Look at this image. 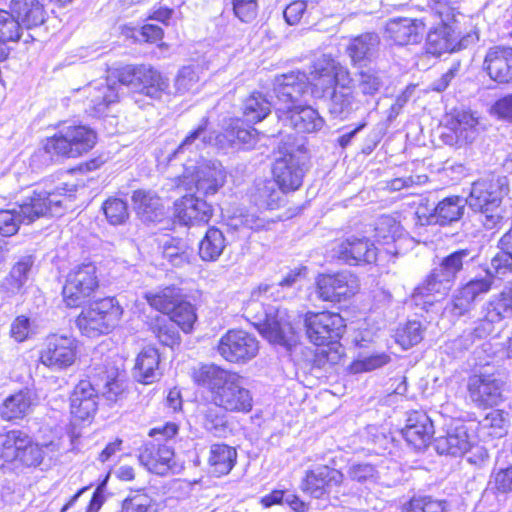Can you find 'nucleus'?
Returning a JSON list of instances; mask_svg holds the SVG:
<instances>
[{
  "mask_svg": "<svg viewBox=\"0 0 512 512\" xmlns=\"http://www.w3.org/2000/svg\"><path fill=\"white\" fill-rule=\"evenodd\" d=\"M467 390L470 400L478 407L495 406L502 401V384L491 376L469 377Z\"/></svg>",
  "mask_w": 512,
  "mask_h": 512,
  "instance_id": "nucleus-22",
  "label": "nucleus"
},
{
  "mask_svg": "<svg viewBox=\"0 0 512 512\" xmlns=\"http://www.w3.org/2000/svg\"><path fill=\"white\" fill-rule=\"evenodd\" d=\"M98 287L96 266L83 263L70 270L62 290L63 301L67 307L80 306Z\"/></svg>",
  "mask_w": 512,
  "mask_h": 512,
  "instance_id": "nucleus-15",
  "label": "nucleus"
},
{
  "mask_svg": "<svg viewBox=\"0 0 512 512\" xmlns=\"http://www.w3.org/2000/svg\"><path fill=\"white\" fill-rule=\"evenodd\" d=\"M199 66L189 65L182 67L175 78L174 87L176 93L185 94L194 92L198 89L200 81Z\"/></svg>",
  "mask_w": 512,
  "mask_h": 512,
  "instance_id": "nucleus-53",
  "label": "nucleus"
},
{
  "mask_svg": "<svg viewBox=\"0 0 512 512\" xmlns=\"http://www.w3.org/2000/svg\"><path fill=\"white\" fill-rule=\"evenodd\" d=\"M123 315V308L114 298H103L85 307L76 319L82 335L96 338L115 329Z\"/></svg>",
  "mask_w": 512,
  "mask_h": 512,
  "instance_id": "nucleus-7",
  "label": "nucleus"
},
{
  "mask_svg": "<svg viewBox=\"0 0 512 512\" xmlns=\"http://www.w3.org/2000/svg\"><path fill=\"white\" fill-rule=\"evenodd\" d=\"M164 257L176 267L190 263L193 251L184 243H173L164 246Z\"/></svg>",
  "mask_w": 512,
  "mask_h": 512,
  "instance_id": "nucleus-60",
  "label": "nucleus"
},
{
  "mask_svg": "<svg viewBox=\"0 0 512 512\" xmlns=\"http://www.w3.org/2000/svg\"><path fill=\"white\" fill-rule=\"evenodd\" d=\"M119 85L111 78L90 82L82 89L86 111L92 116L108 113L109 107L119 101Z\"/></svg>",
  "mask_w": 512,
  "mask_h": 512,
  "instance_id": "nucleus-19",
  "label": "nucleus"
},
{
  "mask_svg": "<svg viewBox=\"0 0 512 512\" xmlns=\"http://www.w3.org/2000/svg\"><path fill=\"white\" fill-rule=\"evenodd\" d=\"M278 117L298 133H317L325 125V120L316 109L301 104L296 105L289 112L279 114Z\"/></svg>",
  "mask_w": 512,
  "mask_h": 512,
  "instance_id": "nucleus-24",
  "label": "nucleus"
},
{
  "mask_svg": "<svg viewBox=\"0 0 512 512\" xmlns=\"http://www.w3.org/2000/svg\"><path fill=\"white\" fill-rule=\"evenodd\" d=\"M512 317V282L490 297L482 306L481 317L475 323L472 334L482 339L492 334L496 324Z\"/></svg>",
  "mask_w": 512,
  "mask_h": 512,
  "instance_id": "nucleus-14",
  "label": "nucleus"
},
{
  "mask_svg": "<svg viewBox=\"0 0 512 512\" xmlns=\"http://www.w3.org/2000/svg\"><path fill=\"white\" fill-rule=\"evenodd\" d=\"M440 20L441 23L430 30L427 36L428 51L437 55L452 52L457 46V37L450 25L452 21Z\"/></svg>",
  "mask_w": 512,
  "mask_h": 512,
  "instance_id": "nucleus-35",
  "label": "nucleus"
},
{
  "mask_svg": "<svg viewBox=\"0 0 512 512\" xmlns=\"http://www.w3.org/2000/svg\"><path fill=\"white\" fill-rule=\"evenodd\" d=\"M70 410L74 418L87 420L97 410V394L92 384L81 380L74 388L70 397Z\"/></svg>",
  "mask_w": 512,
  "mask_h": 512,
  "instance_id": "nucleus-30",
  "label": "nucleus"
},
{
  "mask_svg": "<svg viewBox=\"0 0 512 512\" xmlns=\"http://www.w3.org/2000/svg\"><path fill=\"white\" fill-rule=\"evenodd\" d=\"M169 315V319L185 333L192 331L197 320L194 306L184 298Z\"/></svg>",
  "mask_w": 512,
  "mask_h": 512,
  "instance_id": "nucleus-52",
  "label": "nucleus"
},
{
  "mask_svg": "<svg viewBox=\"0 0 512 512\" xmlns=\"http://www.w3.org/2000/svg\"><path fill=\"white\" fill-rule=\"evenodd\" d=\"M139 460L149 471L163 475L175 465L174 451L167 444L147 442L139 455Z\"/></svg>",
  "mask_w": 512,
  "mask_h": 512,
  "instance_id": "nucleus-27",
  "label": "nucleus"
},
{
  "mask_svg": "<svg viewBox=\"0 0 512 512\" xmlns=\"http://www.w3.org/2000/svg\"><path fill=\"white\" fill-rule=\"evenodd\" d=\"M183 297L181 289L175 286H167L144 294V298L152 308L168 315L176 308Z\"/></svg>",
  "mask_w": 512,
  "mask_h": 512,
  "instance_id": "nucleus-40",
  "label": "nucleus"
},
{
  "mask_svg": "<svg viewBox=\"0 0 512 512\" xmlns=\"http://www.w3.org/2000/svg\"><path fill=\"white\" fill-rule=\"evenodd\" d=\"M192 377L195 383L209 390L211 403L216 407L231 413H249L252 410V393L238 373L208 364L195 368Z\"/></svg>",
  "mask_w": 512,
  "mask_h": 512,
  "instance_id": "nucleus-3",
  "label": "nucleus"
},
{
  "mask_svg": "<svg viewBox=\"0 0 512 512\" xmlns=\"http://www.w3.org/2000/svg\"><path fill=\"white\" fill-rule=\"evenodd\" d=\"M33 265V261L30 257H25L17 262L11 269L9 276L4 281V288L10 294H16L20 292L24 284L28 279V274Z\"/></svg>",
  "mask_w": 512,
  "mask_h": 512,
  "instance_id": "nucleus-48",
  "label": "nucleus"
},
{
  "mask_svg": "<svg viewBox=\"0 0 512 512\" xmlns=\"http://www.w3.org/2000/svg\"><path fill=\"white\" fill-rule=\"evenodd\" d=\"M131 199L137 214L145 221H154L163 214L161 198L151 190H136Z\"/></svg>",
  "mask_w": 512,
  "mask_h": 512,
  "instance_id": "nucleus-39",
  "label": "nucleus"
},
{
  "mask_svg": "<svg viewBox=\"0 0 512 512\" xmlns=\"http://www.w3.org/2000/svg\"><path fill=\"white\" fill-rule=\"evenodd\" d=\"M22 32L23 28L18 19L11 12L0 9V40L4 45L18 41Z\"/></svg>",
  "mask_w": 512,
  "mask_h": 512,
  "instance_id": "nucleus-54",
  "label": "nucleus"
},
{
  "mask_svg": "<svg viewBox=\"0 0 512 512\" xmlns=\"http://www.w3.org/2000/svg\"><path fill=\"white\" fill-rule=\"evenodd\" d=\"M477 118L469 111H458L448 123L449 129L455 136L456 144L471 142L476 136Z\"/></svg>",
  "mask_w": 512,
  "mask_h": 512,
  "instance_id": "nucleus-41",
  "label": "nucleus"
},
{
  "mask_svg": "<svg viewBox=\"0 0 512 512\" xmlns=\"http://www.w3.org/2000/svg\"><path fill=\"white\" fill-rule=\"evenodd\" d=\"M473 259L468 249H461L444 257L425 281L415 289L413 294L415 303L432 305L447 295L457 274L463 269L464 263Z\"/></svg>",
  "mask_w": 512,
  "mask_h": 512,
  "instance_id": "nucleus-6",
  "label": "nucleus"
},
{
  "mask_svg": "<svg viewBox=\"0 0 512 512\" xmlns=\"http://www.w3.org/2000/svg\"><path fill=\"white\" fill-rule=\"evenodd\" d=\"M258 132L252 127L248 128H233L227 132V135L213 136L212 133H207V119H202L201 123L192 131L179 145L174 155L184 154L185 152H193L194 150H200L207 145L214 144L220 148H224L226 145L223 142V138H228V142L233 145L236 143L243 144L246 146H252L257 139Z\"/></svg>",
  "mask_w": 512,
  "mask_h": 512,
  "instance_id": "nucleus-12",
  "label": "nucleus"
},
{
  "mask_svg": "<svg viewBox=\"0 0 512 512\" xmlns=\"http://www.w3.org/2000/svg\"><path fill=\"white\" fill-rule=\"evenodd\" d=\"M493 487L499 493H509L512 491V466L506 469H500L493 475L491 481Z\"/></svg>",
  "mask_w": 512,
  "mask_h": 512,
  "instance_id": "nucleus-64",
  "label": "nucleus"
},
{
  "mask_svg": "<svg viewBox=\"0 0 512 512\" xmlns=\"http://www.w3.org/2000/svg\"><path fill=\"white\" fill-rule=\"evenodd\" d=\"M67 192L66 187L58 188L51 193L34 191L18 206V210L15 207L0 209V234L12 236L18 231L21 223L29 224L47 214L61 215L64 209L71 207L70 204L74 200V195Z\"/></svg>",
  "mask_w": 512,
  "mask_h": 512,
  "instance_id": "nucleus-4",
  "label": "nucleus"
},
{
  "mask_svg": "<svg viewBox=\"0 0 512 512\" xmlns=\"http://www.w3.org/2000/svg\"><path fill=\"white\" fill-rule=\"evenodd\" d=\"M35 334V329L31 320L24 316L16 317L10 326V336L17 342H24Z\"/></svg>",
  "mask_w": 512,
  "mask_h": 512,
  "instance_id": "nucleus-62",
  "label": "nucleus"
},
{
  "mask_svg": "<svg viewBox=\"0 0 512 512\" xmlns=\"http://www.w3.org/2000/svg\"><path fill=\"white\" fill-rule=\"evenodd\" d=\"M390 360V356L384 352L360 357L349 365L348 371L352 374L370 372L387 365Z\"/></svg>",
  "mask_w": 512,
  "mask_h": 512,
  "instance_id": "nucleus-55",
  "label": "nucleus"
},
{
  "mask_svg": "<svg viewBox=\"0 0 512 512\" xmlns=\"http://www.w3.org/2000/svg\"><path fill=\"white\" fill-rule=\"evenodd\" d=\"M466 201L459 196H451L440 201L433 209V214L426 219L430 222V218H436V222L441 225L458 221L463 215Z\"/></svg>",
  "mask_w": 512,
  "mask_h": 512,
  "instance_id": "nucleus-43",
  "label": "nucleus"
},
{
  "mask_svg": "<svg viewBox=\"0 0 512 512\" xmlns=\"http://www.w3.org/2000/svg\"><path fill=\"white\" fill-rule=\"evenodd\" d=\"M317 294L323 301L341 302L354 296L359 290V280L350 272L322 274L316 280Z\"/></svg>",
  "mask_w": 512,
  "mask_h": 512,
  "instance_id": "nucleus-18",
  "label": "nucleus"
},
{
  "mask_svg": "<svg viewBox=\"0 0 512 512\" xmlns=\"http://www.w3.org/2000/svg\"><path fill=\"white\" fill-rule=\"evenodd\" d=\"M78 357V340L72 335L51 333L39 350L38 361L51 371L58 372L73 366Z\"/></svg>",
  "mask_w": 512,
  "mask_h": 512,
  "instance_id": "nucleus-13",
  "label": "nucleus"
},
{
  "mask_svg": "<svg viewBox=\"0 0 512 512\" xmlns=\"http://www.w3.org/2000/svg\"><path fill=\"white\" fill-rule=\"evenodd\" d=\"M332 257L348 265L371 264L377 260L378 250L368 237L351 235L338 240L331 249Z\"/></svg>",
  "mask_w": 512,
  "mask_h": 512,
  "instance_id": "nucleus-17",
  "label": "nucleus"
},
{
  "mask_svg": "<svg viewBox=\"0 0 512 512\" xmlns=\"http://www.w3.org/2000/svg\"><path fill=\"white\" fill-rule=\"evenodd\" d=\"M226 181V172L217 161L201 160L184 165L182 175L177 177V186L186 190L196 189L204 195H213Z\"/></svg>",
  "mask_w": 512,
  "mask_h": 512,
  "instance_id": "nucleus-11",
  "label": "nucleus"
},
{
  "mask_svg": "<svg viewBox=\"0 0 512 512\" xmlns=\"http://www.w3.org/2000/svg\"><path fill=\"white\" fill-rule=\"evenodd\" d=\"M218 353L232 363H246L259 351L257 339L244 330H229L219 340Z\"/></svg>",
  "mask_w": 512,
  "mask_h": 512,
  "instance_id": "nucleus-16",
  "label": "nucleus"
},
{
  "mask_svg": "<svg viewBox=\"0 0 512 512\" xmlns=\"http://www.w3.org/2000/svg\"><path fill=\"white\" fill-rule=\"evenodd\" d=\"M425 24L421 20L395 18L386 24V33L398 45L415 44L421 41Z\"/></svg>",
  "mask_w": 512,
  "mask_h": 512,
  "instance_id": "nucleus-29",
  "label": "nucleus"
},
{
  "mask_svg": "<svg viewBox=\"0 0 512 512\" xmlns=\"http://www.w3.org/2000/svg\"><path fill=\"white\" fill-rule=\"evenodd\" d=\"M226 247V239L221 230L211 227L199 244V256L204 261H216Z\"/></svg>",
  "mask_w": 512,
  "mask_h": 512,
  "instance_id": "nucleus-44",
  "label": "nucleus"
},
{
  "mask_svg": "<svg viewBox=\"0 0 512 512\" xmlns=\"http://www.w3.org/2000/svg\"><path fill=\"white\" fill-rule=\"evenodd\" d=\"M160 356L154 347L143 348L136 357L134 366L135 378L143 384H151L160 376Z\"/></svg>",
  "mask_w": 512,
  "mask_h": 512,
  "instance_id": "nucleus-34",
  "label": "nucleus"
},
{
  "mask_svg": "<svg viewBox=\"0 0 512 512\" xmlns=\"http://www.w3.org/2000/svg\"><path fill=\"white\" fill-rule=\"evenodd\" d=\"M491 277L475 278L456 290L452 298L453 311L462 315L469 311L476 299L487 294L492 288Z\"/></svg>",
  "mask_w": 512,
  "mask_h": 512,
  "instance_id": "nucleus-26",
  "label": "nucleus"
},
{
  "mask_svg": "<svg viewBox=\"0 0 512 512\" xmlns=\"http://www.w3.org/2000/svg\"><path fill=\"white\" fill-rule=\"evenodd\" d=\"M271 102L260 92H253L244 102V115L249 122H260L271 112Z\"/></svg>",
  "mask_w": 512,
  "mask_h": 512,
  "instance_id": "nucleus-47",
  "label": "nucleus"
},
{
  "mask_svg": "<svg viewBox=\"0 0 512 512\" xmlns=\"http://www.w3.org/2000/svg\"><path fill=\"white\" fill-rule=\"evenodd\" d=\"M176 216L185 225L195 226L206 224L213 210L205 200L194 195H185L175 203Z\"/></svg>",
  "mask_w": 512,
  "mask_h": 512,
  "instance_id": "nucleus-25",
  "label": "nucleus"
},
{
  "mask_svg": "<svg viewBox=\"0 0 512 512\" xmlns=\"http://www.w3.org/2000/svg\"><path fill=\"white\" fill-rule=\"evenodd\" d=\"M23 443L21 444V450L16 464L26 467H37L44 459L43 447L24 433Z\"/></svg>",
  "mask_w": 512,
  "mask_h": 512,
  "instance_id": "nucleus-51",
  "label": "nucleus"
},
{
  "mask_svg": "<svg viewBox=\"0 0 512 512\" xmlns=\"http://www.w3.org/2000/svg\"><path fill=\"white\" fill-rule=\"evenodd\" d=\"M35 400L36 395L31 389H21L3 401L0 406V417L5 421L23 419L31 411Z\"/></svg>",
  "mask_w": 512,
  "mask_h": 512,
  "instance_id": "nucleus-32",
  "label": "nucleus"
},
{
  "mask_svg": "<svg viewBox=\"0 0 512 512\" xmlns=\"http://www.w3.org/2000/svg\"><path fill=\"white\" fill-rule=\"evenodd\" d=\"M487 276L493 278L495 276H505L512 272V256L506 251L498 252L490 262V266L486 270Z\"/></svg>",
  "mask_w": 512,
  "mask_h": 512,
  "instance_id": "nucleus-61",
  "label": "nucleus"
},
{
  "mask_svg": "<svg viewBox=\"0 0 512 512\" xmlns=\"http://www.w3.org/2000/svg\"><path fill=\"white\" fill-rule=\"evenodd\" d=\"M490 78L498 83L512 82V48L493 47L484 61Z\"/></svg>",
  "mask_w": 512,
  "mask_h": 512,
  "instance_id": "nucleus-31",
  "label": "nucleus"
},
{
  "mask_svg": "<svg viewBox=\"0 0 512 512\" xmlns=\"http://www.w3.org/2000/svg\"><path fill=\"white\" fill-rule=\"evenodd\" d=\"M215 405H204L197 412V421L204 430L216 437H225L229 432L227 415Z\"/></svg>",
  "mask_w": 512,
  "mask_h": 512,
  "instance_id": "nucleus-38",
  "label": "nucleus"
},
{
  "mask_svg": "<svg viewBox=\"0 0 512 512\" xmlns=\"http://www.w3.org/2000/svg\"><path fill=\"white\" fill-rule=\"evenodd\" d=\"M380 43L379 37L375 33H365L353 38L347 46V54L354 64L371 60L375 55L378 45Z\"/></svg>",
  "mask_w": 512,
  "mask_h": 512,
  "instance_id": "nucleus-42",
  "label": "nucleus"
},
{
  "mask_svg": "<svg viewBox=\"0 0 512 512\" xmlns=\"http://www.w3.org/2000/svg\"><path fill=\"white\" fill-rule=\"evenodd\" d=\"M508 193V181L506 177L491 176L473 183L470 195L465 199L473 210L485 215L484 225L492 228L500 219L498 214H493L504 195Z\"/></svg>",
  "mask_w": 512,
  "mask_h": 512,
  "instance_id": "nucleus-9",
  "label": "nucleus"
},
{
  "mask_svg": "<svg viewBox=\"0 0 512 512\" xmlns=\"http://www.w3.org/2000/svg\"><path fill=\"white\" fill-rule=\"evenodd\" d=\"M433 432L430 418L423 412L413 411L408 415L402 435L409 445L421 449L427 446Z\"/></svg>",
  "mask_w": 512,
  "mask_h": 512,
  "instance_id": "nucleus-28",
  "label": "nucleus"
},
{
  "mask_svg": "<svg viewBox=\"0 0 512 512\" xmlns=\"http://www.w3.org/2000/svg\"><path fill=\"white\" fill-rule=\"evenodd\" d=\"M137 89L152 99H160L169 89V79L150 65H139Z\"/></svg>",
  "mask_w": 512,
  "mask_h": 512,
  "instance_id": "nucleus-33",
  "label": "nucleus"
},
{
  "mask_svg": "<svg viewBox=\"0 0 512 512\" xmlns=\"http://www.w3.org/2000/svg\"><path fill=\"white\" fill-rule=\"evenodd\" d=\"M303 322L308 340L316 346L329 348V351L325 348L321 350L318 362L320 364L337 363L341 356L338 351L341 348L339 340L346 328L342 316L330 311H309L304 315Z\"/></svg>",
  "mask_w": 512,
  "mask_h": 512,
  "instance_id": "nucleus-5",
  "label": "nucleus"
},
{
  "mask_svg": "<svg viewBox=\"0 0 512 512\" xmlns=\"http://www.w3.org/2000/svg\"><path fill=\"white\" fill-rule=\"evenodd\" d=\"M153 332L163 345L173 347L179 343V333L175 328V324L170 319L158 318Z\"/></svg>",
  "mask_w": 512,
  "mask_h": 512,
  "instance_id": "nucleus-59",
  "label": "nucleus"
},
{
  "mask_svg": "<svg viewBox=\"0 0 512 512\" xmlns=\"http://www.w3.org/2000/svg\"><path fill=\"white\" fill-rule=\"evenodd\" d=\"M343 478V474L334 468L317 466L305 472L300 488L311 497L321 499L339 486Z\"/></svg>",
  "mask_w": 512,
  "mask_h": 512,
  "instance_id": "nucleus-21",
  "label": "nucleus"
},
{
  "mask_svg": "<svg viewBox=\"0 0 512 512\" xmlns=\"http://www.w3.org/2000/svg\"><path fill=\"white\" fill-rule=\"evenodd\" d=\"M138 72L139 66L126 65L116 69L108 77H111L116 83L119 82L120 84L137 88Z\"/></svg>",
  "mask_w": 512,
  "mask_h": 512,
  "instance_id": "nucleus-63",
  "label": "nucleus"
},
{
  "mask_svg": "<svg viewBox=\"0 0 512 512\" xmlns=\"http://www.w3.org/2000/svg\"><path fill=\"white\" fill-rule=\"evenodd\" d=\"M96 140L97 135L90 127L67 125L48 137L43 148L51 156L76 158L90 151L95 146Z\"/></svg>",
  "mask_w": 512,
  "mask_h": 512,
  "instance_id": "nucleus-8",
  "label": "nucleus"
},
{
  "mask_svg": "<svg viewBox=\"0 0 512 512\" xmlns=\"http://www.w3.org/2000/svg\"><path fill=\"white\" fill-rule=\"evenodd\" d=\"M23 436L24 432L21 430H10L0 434V459L3 464H16Z\"/></svg>",
  "mask_w": 512,
  "mask_h": 512,
  "instance_id": "nucleus-45",
  "label": "nucleus"
},
{
  "mask_svg": "<svg viewBox=\"0 0 512 512\" xmlns=\"http://www.w3.org/2000/svg\"><path fill=\"white\" fill-rule=\"evenodd\" d=\"M375 241L383 244H390L400 237L401 225L395 218L389 215L381 216L375 225Z\"/></svg>",
  "mask_w": 512,
  "mask_h": 512,
  "instance_id": "nucleus-50",
  "label": "nucleus"
},
{
  "mask_svg": "<svg viewBox=\"0 0 512 512\" xmlns=\"http://www.w3.org/2000/svg\"><path fill=\"white\" fill-rule=\"evenodd\" d=\"M435 449L439 454L453 457H461L469 452L468 462L476 465L488 458L487 450L474 445L467 425L461 421H452L447 426L445 434L435 439Z\"/></svg>",
  "mask_w": 512,
  "mask_h": 512,
  "instance_id": "nucleus-10",
  "label": "nucleus"
},
{
  "mask_svg": "<svg viewBox=\"0 0 512 512\" xmlns=\"http://www.w3.org/2000/svg\"><path fill=\"white\" fill-rule=\"evenodd\" d=\"M305 268L290 271L278 284L260 285L252 292V299L246 308L248 314L256 312L253 316L260 333L269 342L290 350L298 342V332L292 324L291 315L286 310L269 307L263 313H258L263 300L273 298L279 300L285 295L280 293L281 288L292 287L305 276Z\"/></svg>",
  "mask_w": 512,
  "mask_h": 512,
  "instance_id": "nucleus-1",
  "label": "nucleus"
},
{
  "mask_svg": "<svg viewBox=\"0 0 512 512\" xmlns=\"http://www.w3.org/2000/svg\"><path fill=\"white\" fill-rule=\"evenodd\" d=\"M396 342L403 348L408 349L423 339V328L418 321H408L399 328L395 335Z\"/></svg>",
  "mask_w": 512,
  "mask_h": 512,
  "instance_id": "nucleus-56",
  "label": "nucleus"
},
{
  "mask_svg": "<svg viewBox=\"0 0 512 512\" xmlns=\"http://www.w3.org/2000/svg\"><path fill=\"white\" fill-rule=\"evenodd\" d=\"M10 9L14 17L27 29L39 26L45 21L44 7L38 0H12Z\"/></svg>",
  "mask_w": 512,
  "mask_h": 512,
  "instance_id": "nucleus-36",
  "label": "nucleus"
},
{
  "mask_svg": "<svg viewBox=\"0 0 512 512\" xmlns=\"http://www.w3.org/2000/svg\"><path fill=\"white\" fill-rule=\"evenodd\" d=\"M404 512H448V509L446 501L430 496H417L404 506Z\"/></svg>",
  "mask_w": 512,
  "mask_h": 512,
  "instance_id": "nucleus-57",
  "label": "nucleus"
},
{
  "mask_svg": "<svg viewBox=\"0 0 512 512\" xmlns=\"http://www.w3.org/2000/svg\"><path fill=\"white\" fill-rule=\"evenodd\" d=\"M273 174L283 192L297 190L305 174L304 163L294 154H285L276 159Z\"/></svg>",
  "mask_w": 512,
  "mask_h": 512,
  "instance_id": "nucleus-23",
  "label": "nucleus"
},
{
  "mask_svg": "<svg viewBox=\"0 0 512 512\" xmlns=\"http://www.w3.org/2000/svg\"><path fill=\"white\" fill-rule=\"evenodd\" d=\"M237 459V451L234 447L216 443L209 449L208 465L210 472L215 476L227 475L234 467Z\"/></svg>",
  "mask_w": 512,
  "mask_h": 512,
  "instance_id": "nucleus-37",
  "label": "nucleus"
},
{
  "mask_svg": "<svg viewBox=\"0 0 512 512\" xmlns=\"http://www.w3.org/2000/svg\"><path fill=\"white\" fill-rule=\"evenodd\" d=\"M304 78L305 75L300 72H291L275 77L274 94L276 102L274 106L278 115L289 112L293 107L300 104V97L306 87Z\"/></svg>",
  "mask_w": 512,
  "mask_h": 512,
  "instance_id": "nucleus-20",
  "label": "nucleus"
},
{
  "mask_svg": "<svg viewBox=\"0 0 512 512\" xmlns=\"http://www.w3.org/2000/svg\"><path fill=\"white\" fill-rule=\"evenodd\" d=\"M103 211L112 225L123 224L129 216L127 204L119 198H109L103 204Z\"/></svg>",
  "mask_w": 512,
  "mask_h": 512,
  "instance_id": "nucleus-58",
  "label": "nucleus"
},
{
  "mask_svg": "<svg viewBox=\"0 0 512 512\" xmlns=\"http://www.w3.org/2000/svg\"><path fill=\"white\" fill-rule=\"evenodd\" d=\"M160 505L148 493L132 491L122 502L121 512H159Z\"/></svg>",
  "mask_w": 512,
  "mask_h": 512,
  "instance_id": "nucleus-46",
  "label": "nucleus"
},
{
  "mask_svg": "<svg viewBox=\"0 0 512 512\" xmlns=\"http://www.w3.org/2000/svg\"><path fill=\"white\" fill-rule=\"evenodd\" d=\"M507 414L502 410H492L480 421L483 434L493 438H501L507 433Z\"/></svg>",
  "mask_w": 512,
  "mask_h": 512,
  "instance_id": "nucleus-49",
  "label": "nucleus"
},
{
  "mask_svg": "<svg viewBox=\"0 0 512 512\" xmlns=\"http://www.w3.org/2000/svg\"><path fill=\"white\" fill-rule=\"evenodd\" d=\"M311 91L316 98H327L328 109L335 117L344 118L357 109L353 94V79L347 68L336 60L323 56L311 71Z\"/></svg>",
  "mask_w": 512,
  "mask_h": 512,
  "instance_id": "nucleus-2",
  "label": "nucleus"
}]
</instances>
